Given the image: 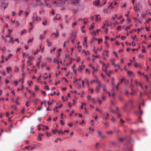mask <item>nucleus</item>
Wrapping results in <instances>:
<instances>
[{
	"mask_svg": "<svg viewBox=\"0 0 151 151\" xmlns=\"http://www.w3.org/2000/svg\"><path fill=\"white\" fill-rule=\"evenodd\" d=\"M126 4H127L126 3H125L123 5H122L121 6V7L122 8L124 7H125L126 6Z\"/></svg>",
	"mask_w": 151,
	"mask_h": 151,
	"instance_id": "obj_51",
	"label": "nucleus"
},
{
	"mask_svg": "<svg viewBox=\"0 0 151 151\" xmlns=\"http://www.w3.org/2000/svg\"><path fill=\"white\" fill-rule=\"evenodd\" d=\"M20 98L19 97H18L15 101V102L17 104V105H18L19 104V103L18 102V101L19 99Z\"/></svg>",
	"mask_w": 151,
	"mask_h": 151,
	"instance_id": "obj_8",
	"label": "nucleus"
},
{
	"mask_svg": "<svg viewBox=\"0 0 151 151\" xmlns=\"http://www.w3.org/2000/svg\"><path fill=\"white\" fill-rule=\"evenodd\" d=\"M40 52V51L38 49H37L36 50V52L34 53V55H36V54H37L38 53V52Z\"/></svg>",
	"mask_w": 151,
	"mask_h": 151,
	"instance_id": "obj_26",
	"label": "nucleus"
},
{
	"mask_svg": "<svg viewBox=\"0 0 151 151\" xmlns=\"http://www.w3.org/2000/svg\"><path fill=\"white\" fill-rule=\"evenodd\" d=\"M33 128H30V133L32 134H33L35 132L33 131Z\"/></svg>",
	"mask_w": 151,
	"mask_h": 151,
	"instance_id": "obj_14",
	"label": "nucleus"
},
{
	"mask_svg": "<svg viewBox=\"0 0 151 151\" xmlns=\"http://www.w3.org/2000/svg\"><path fill=\"white\" fill-rule=\"evenodd\" d=\"M23 13V10H20L18 13V15L19 16H21Z\"/></svg>",
	"mask_w": 151,
	"mask_h": 151,
	"instance_id": "obj_12",
	"label": "nucleus"
},
{
	"mask_svg": "<svg viewBox=\"0 0 151 151\" xmlns=\"http://www.w3.org/2000/svg\"><path fill=\"white\" fill-rule=\"evenodd\" d=\"M6 69L7 70V71L8 72H9V71H11V68L10 67H7L6 68Z\"/></svg>",
	"mask_w": 151,
	"mask_h": 151,
	"instance_id": "obj_11",
	"label": "nucleus"
},
{
	"mask_svg": "<svg viewBox=\"0 0 151 151\" xmlns=\"http://www.w3.org/2000/svg\"><path fill=\"white\" fill-rule=\"evenodd\" d=\"M133 72L132 71H127V74L129 76L131 75L132 74Z\"/></svg>",
	"mask_w": 151,
	"mask_h": 151,
	"instance_id": "obj_16",
	"label": "nucleus"
},
{
	"mask_svg": "<svg viewBox=\"0 0 151 151\" xmlns=\"http://www.w3.org/2000/svg\"><path fill=\"white\" fill-rule=\"evenodd\" d=\"M120 122L121 124L124 123V121H123L122 119H120Z\"/></svg>",
	"mask_w": 151,
	"mask_h": 151,
	"instance_id": "obj_45",
	"label": "nucleus"
},
{
	"mask_svg": "<svg viewBox=\"0 0 151 151\" xmlns=\"http://www.w3.org/2000/svg\"><path fill=\"white\" fill-rule=\"evenodd\" d=\"M78 71H80L81 72L82 71V67H81V66H80L78 67Z\"/></svg>",
	"mask_w": 151,
	"mask_h": 151,
	"instance_id": "obj_10",
	"label": "nucleus"
},
{
	"mask_svg": "<svg viewBox=\"0 0 151 151\" xmlns=\"http://www.w3.org/2000/svg\"><path fill=\"white\" fill-rule=\"evenodd\" d=\"M58 133L59 134H60L61 133L64 134V133L63 132V131L62 130H60L59 132H58Z\"/></svg>",
	"mask_w": 151,
	"mask_h": 151,
	"instance_id": "obj_29",
	"label": "nucleus"
},
{
	"mask_svg": "<svg viewBox=\"0 0 151 151\" xmlns=\"http://www.w3.org/2000/svg\"><path fill=\"white\" fill-rule=\"evenodd\" d=\"M98 43L99 44H100V42H102V39H98Z\"/></svg>",
	"mask_w": 151,
	"mask_h": 151,
	"instance_id": "obj_38",
	"label": "nucleus"
},
{
	"mask_svg": "<svg viewBox=\"0 0 151 151\" xmlns=\"http://www.w3.org/2000/svg\"><path fill=\"white\" fill-rule=\"evenodd\" d=\"M28 58L31 60H32L34 59V57L33 56H29Z\"/></svg>",
	"mask_w": 151,
	"mask_h": 151,
	"instance_id": "obj_39",
	"label": "nucleus"
},
{
	"mask_svg": "<svg viewBox=\"0 0 151 151\" xmlns=\"http://www.w3.org/2000/svg\"><path fill=\"white\" fill-rule=\"evenodd\" d=\"M2 38L4 40L5 42H7V40H6L4 38V37L3 36H2Z\"/></svg>",
	"mask_w": 151,
	"mask_h": 151,
	"instance_id": "obj_55",
	"label": "nucleus"
},
{
	"mask_svg": "<svg viewBox=\"0 0 151 151\" xmlns=\"http://www.w3.org/2000/svg\"><path fill=\"white\" fill-rule=\"evenodd\" d=\"M30 4L31 5H32L33 6H35L37 5H39V4H36L33 3H31V4Z\"/></svg>",
	"mask_w": 151,
	"mask_h": 151,
	"instance_id": "obj_25",
	"label": "nucleus"
},
{
	"mask_svg": "<svg viewBox=\"0 0 151 151\" xmlns=\"http://www.w3.org/2000/svg\"><path fill=\"white\" fill-rule=\"evenodd\" d=\"M95 16H96V21L97 22H98L99 20H100V18L99 19L98 18V17L99 16V15H96Z\"/></svg>",
	"mask_w": 151,
	"mask_h": 151,
	"instance_id": "obj_17",
	"label": "nucleus"
},
{
	"mask_svg": "<svg viewBox=\"0 0 151 151\" xmlns=\"http://www.w3.org/2000/svg\"><path fill=\"white\" fill-rule=\"evenodd\" d=\"M99 87H96V91L97 92H99Z\"/></svg>",
	"mask_w": 151,
	"mask_h": 151,
	"instance_id": "obj_42",
	"label": "nucleus"
},
{
	"mask_svg": "<svg viewBox=\"0 0 151 151\" xmlns=\"http://www.w3.org/2000/svg\"><path fill=\"white\" fill-rule=\"evenodd\" d=\"M113 53L115 55V56L116 57V58H118V56H117V54L115 52H113Z\"/></svg>",
	"mask_w": 151,
	"mask_h": 151,
	"instance_id": "obj_33",
	"label": "nucleus"
},
{
	"mask_svg": "<svg viewBox=\"0 0 151 151\" xmlns=\"http://www.w3.org/2000/svg\"><path fill=\"white\" fill-rule=\"evenodd\" d=\"M131 120V119L129 118H127L126 119V120L128 122H130Z\"/></svg>",
	"mask_w": 151,
	"mask_h": 151,
	"instance_id": "obj_36",
	"label": "nucleus"
},
{
	"mask_svg": "<svg viewBox=\"0 0 151 151\" xmlns=\"http://www.w3.org/2000/svg\"><path fill=\"white\" fill-rule=\"evenodd\" d=\"M35 90L36 91H37L39 89L37 86H35Z\"/></svg>",
	"mask_w": 151,
	"mask_h": 151,
	"instance_id": "obj_35",
	"label": "nucleus"
},
{
	"mask_svg": "<svg viewBox=\"0 0 151 151\" xmlns=\"http://www.w3.org/2000/svg\"><path fill=\"white\" fill-rule=\"evenodd\" d=\"M100 4V1L99 0L95 1L93 3V4L96 6H98Z\"/></svg>",
	"mask_w": 151,
	"mask_h": 151,
	"instance_id": "obj_4",
	"label": "nucleus"
},
{
	"mask_svg": "<svg viewBox=\"0 0 151 151\" xmlns=\"http://www.w3.org/2000/svg\"><path fill=\"white\" fill-rule=\"evenodd\" d=\"M45 89L46 90H49V87L48 86H45Z\"/></svg>",
	"mask_w": 151,
	"mask_h": 151,
	"instance_id": "obj_21",
	"label": "nucleus"
},
{
	"mask_svg": "<svg viewBox=\"0 0 151 151\" xmlns=\"http://www.w3.org/2000/svg\"><path fill=\"white\" fill-rule=\"evenodd\" d=\"M11 33L9 32L8 35H6V37H10Z\"/></svg>",
	"mask_w": 151,
	"mask_h": 151,
	"instance_id": "obj_57",
	"label": "nucleus"
},
{
	"mask_svg": "<svg viewBox=\"0 0 151 151\" xmlns=\"http://www.w3.org/2000/svg\"><path fill=\"white\" fill-rule=\"evenodd\" d=\"M68 126L70 127H72L73 126V124L71 123H69L68 124Z\"/></svg>",
	"mask_w": 151,
	"mask_h": 151,
	"instance_id": "obj_53",
	"label": "nucleus"
},
{
	"mask_svg": "<svg viewBox=\"0 0 151 151\" xmlns=\"http://www.w3.org/2000/svg\"><path fill=\"white\" fill-rule=\"evenodd\" d=\"M94 28V23H93L91 25V27L89 28V29L90 30Z\"/></svg>",
	"mask_w": 151,
	"mask_h": 151,
	"instance_id": "obj_9",
	"label": "nucleus"
},
{
	"mask_svg": "<svg viewBox=\"0 0 151 151\" xmlns=\"http://www.w3.org/2000/svg\"><path fill=\"white\" fill-rule=\"evenodd\" d=\"M33 38H32V39H31L30 40H29L28 41V42L29 43V42H32L33 41Z\"/></svg>",
	"mask_w": 151,
	"mask_h": 151,
	"instance_id": "obj_37",
	"label": "nucleus"
},
{
	"mask_svg": "<svg viewBox=\"0 0 151 151\" xmlns=\"http://www.w3.org/2000/svg\"><path fill=\"white\" fill-rule=\"evenodd\" d=\"M135 83L137 85V86L138 85L139 83H138V82L137 81V80H135Z\"/></svg>",
	"mask_w": 151,
	"mask_h": 151,
	"instance_id": "obj_61",
	"label": "nucleus"
},
{
	"mask_svg": "<svg viewBox=\"0 0 151 151\" xmlns=\"http://www.w3.org/2000/svg\"><path fill=\"white\" fill-rule=\"evenodd\" d=\"M11 108L12 109H13L14 110H16V109H17V108L15 105L12 106Z\"/></svg>",
	"mask_w": 151,
	"mask_h": 151,
	"instance_id": "obj_18",
	"label": "nucleus"
},
{
	"mask_svg": "<svg viewBox=\"0 0 151 151\" xmlns=\"http://www.w3.org/2000/svg\"><path fill=\"white\" fill-rule=\"evenodd\" d=\"M125 80V78H122V80L120 81V83H122L123 81Z\"/></svg>",
	"mask_w": 151,
	"mask_h": 151,
	"instance_id": "obj_62",
	"label": "nucleus"
},
{
	"mask_svg": "<svg viewBox=\"0 0 151 151\" xmlns=\"http://www.w3.org/2000/svg\"><path fill=\"white\" fill-rule=\"evenodd\" d=\"M138 85H139L142 88H143V87H142V84L140 82H139V84Z\"/></svg>",
	"mask_w": 151,
	"mask_h": 151,
	"instance_id": "obj_58",
	"label": "nucleus"
},
{
	"mask_svg": "<svg viewBox=\"0 0 151 151\" xmlns=\"http://www.w3.org/2000/svg\"><path fill=\"white\" fill-rule=\"evenodd\" d=\"M129 102L131 104H132L133 102V101L132 100H129Z\"/></svg>",
	"mask_w": 151,
	"mask_h": 151,
	"instance_id": "obj_59",
	"label": "nucleus"
},
{
	"mask_svg": "<svg viewBox=\"0 0 151 151\" xmlns=\"http://www.w3.org/2000/svg\"><path fill=\"white\" fill-rule=\"evenodd\" d=\"M46 64V63H43L42 65V68L43 66H45Z\"/></svg>",
	"mask_w": 151,
	"mask_h": 151,
	"instance_id": "obj_54",
	"label": "nucleus"
},
{
	"mask_svg": "<svg viewBox=\"0 0 151 151\" xmlns=\"http://www.w3.org/2000/svg\"><path fill=\"white\" fill-rule=\"evenodd\" d=\"M124 140V139L121 138H119V140L120 142H122Z\"/></svg>",
	"mask_w": 151,
	"mask_h": 151,
	"instance_id": "obj_43",
	"label": "nucleus"
},
{
	"mask_svg": "<svg viewBox=\"0 0 151 151\" xmlns=\"http://www.w3.org/2000/svg\"><path fill=\"white\" fill-rule=\"evenodd\" d=\"M116 29L117 30H121V27L120 26H119L117 27Z\"/></svg>",
	"mask_w": 151,
	"mask_h": 151,
	"instance_id": "obj_31",
	"label": "nucleus"
},
{
	"mask_svg": "<svg viewBox=\"0 0 151 151\" xmlns=\"http://www.w3.org/2000/svg\"><path fill=\"white\" fill-rule=\"evenodd\" d=\"M103 124L106 127H108L109 125V123L107 121H105Z\"/></svg>",
	"mask_w": 151,
	"mask_h": 151,
	"instance_id": "obj_6",
	"label": "nucleus"
},
{
	"mask_svg": "<svg viewBox=\"0 0 151 151\" xmlns=\"http://www.w3.org/2000/svg\"><path fill=\"white\" fill-rule=\"evenodd\" d=\"M87 99H88V100L89 101L91 99V96L89 95H88L87 96Z\"/></svg>",
	"mask_w": 151,
	"mask_h": 151,
	"instance_id": "obj_46",
	"label": "nucleus"
},
{
	"mask_svg": "<svg viewBox=\"0 0 151 151\" xmlns=\"http://www.w3.org/2000/svg\"><path fill=\"white\" fill-rule=\"evenodd\" d=\"M84 42L86 43V47H87V43H86L87 37H84Z\"/></svg>",
	"mask_w": 151,
	"mask_h": 151,
	"instance_id": "obj_34",
	"label": "nucleus"
},
{
	"mask_svg": "<svg viewBox=\"0 0 151 151\" xmlns=\"http://www.w3.org/2000/svg\"><path fill=\"white\" fill-rule=\"evenodd\" d=\"M60 123L62 125H64L65 124V123L64 122H63V121L62 120H61L60 121Z\"/></svg>",
	"mask_w": 151,
	"mask_h": 151,
	"instance_id": "obj_60",
	"label": "nucleus"
},
{
	"mask_svg": "<svg viewBox=\"0 0 151 151\" xmlns=\"http://www.w3.org/2000/svg\"><path fill=\"white\" fill-rule=\"evenodd\" d=\"M57 130L55 129H52V132L53 134H55L57 132Z\"/></svg>",
	"mask_w": 151,
	"mask_h": 151,
	"instance_id": "obj_13",
	"label": "nucleus"
},
{
	"mask_svg": "<svg viewBox=\"0 0 151 151\" xmlns=\"http://www.w3.org/2000/svg\"><path fill=\"white\" fill-rule=\"evenodd\" d=\"M98 132L99 133V136L101 137L102 138H106V136L104 135H102L101 132H100L99 131H98Z\"/></svg>",
	"mask_w": 151,
	"mask_h": 151,
	"instance_id": "obj_2",
	"label": "nucleus"
},
{
	"mask_svg": "<svg viewBox=\"0 0 151 151\" xmlns=\"http://www.w3.org/2000/svg\"><path fill=\"white\" fill-rule=\"evenodd\" d=\"M132 45L133 46H135L136 45V44L134 43L133 41L132 42Z\"/></svg>",
	"mask_w": 151,
	"mask_h": 151,
	"instance_id": "obj_64",
	"label": "nucleus"
},
{
	"mask_svg": "<svg viewBox=\"0 0 151 151\" xmlns=\"http://www.w3.org/2000/svg\"><path fill=\"white\" fill-rule=\"evenodd\" d=\"M103 90L104 91H105L106 90V86L105 84H104L103 85Z\"/></svg>",
	"mask_w": 151,
	"mask_h": 151,
	"instance_id": "obj_19",
	"label": "nucleus"
},
{
	"mask_svg": "<svg viewBox=\"0 0 151 151\" xmlns=\"http://www.w3.org/2000/svg\"><path fill=\"white\" fill-rule=\"evenodd\" d=\"M130 27V26H127L126 27V28H125V30H126L127 31V32H128V31H127V29H129Z\"/></svg>",
	"mask_w": 151,
	"mask_h": 151,
	"instance_id": "obj_48",
	"label": "nucleus"
},
{
	"mask_svg": "<svg viewBox=\"0 0 151 151\" xmlns=\"http://www.w3.org/2000/svg\"><path fill=\"white\" fill-rule=\"evenodd\" d=\"M51 120V118L50 116H49L48 119L47 120L48 121H50Z\"/></svg>",
	"mask_w": 151,
	"mask_h": 151,
	"instance_id": "obj_63",
	"label": "nucleus"
},
{
	"mask_svg": "<svg viewBox=\"0 0 151 151\" xmlns=\"http://www.w3.org/2000/svg\"><path fill=\"white\" fill-rule=\"evenodd\" d=\"M53 35H55V36L56 37H58L59 36V34L58 33V31L57 29L56 30V33H52L51 34V36H52Z\"/></svg>",
	"mask_w": 151,
	"mask_h": 151,
	"instance_id": "obj_3",
	"label": "nucleus"
},
{
	"mask_svg": "<svg viewBox=\"0 0 151 151\" xmlns=\"http://www.w3.org/2000/svg\"><path fill=\"white\" fill-rule=\"evenodd\" d=\"M96 83H98L99 87L100 88L102 84L99 81H98L97 80L96 81Z\"/></svg>",
	"mask_w": 151,
	"mask_h": 151,
	"instance_id": "obj_7",
	"label": "nucleus"
},
{
	"mask_svg": "<svg viewBox=\"0 0 151 151\" xmlns=\"http://www.w3.org/2000/svg\"><path fill=\"white\" fill-rule=\"evenodd\" d=\"M29 148H30L29 146H26L25 147L24 149H26V150H30Z\"/></svg>",
	"mask_w": 151,
	"mask_h": 151,
	"instance_id": "obj_40",
	"label": "nucleus"
},
{
	"mask_svg": "<svg viewBox=\"0 0 151 151\" xmlns=\"http://www.w3.org/2000/svg\"><path fill=\"white\" fill-rule=\"evenodd\" d=\"M47 20H45V22H42V24L44 25H46L47 24Z\"/></svg>",
	"mask_w": 151,
	"mask_h": 151,
	"instance_id": "obj_23",
	"label": "nucleus"
},
{
	"mask_svg": "<svg viewBox=\"0 0 151 151\" xmlns=\"http://www.w3.org/2000/svg\"><path fill=\"white\" fill-rule=\"evenodd\" d=\"M48 46L49 47H50L51 46V43L50 42H48Z\"/></svg>",
	"mask_w": 151,
	"mask_h": 151,
	"instance_id": "obj_44",
	"label": "nucleus"
},
{
	"mask_svg": "<svg viewBox=\"0 0 151 151\" xmlns=\"http://www.w3.org/2000/svg\"><path fill=\"white\" fill-rule=\"evenodd\" d=\"M2 74L3 76H5L6 75L5 71H3L1 73Z\"/></svg>",
	"mask_w": 151,
	"mask_h": 151,
	"instance_id": "obj_41",
	"label": "nucleus"
},
{
	"mask_svg": "<svg viewBox=\"0 0 151 151\" xmlns=\"http://www.w3.org/2000/svg\"><path fill=\"white\" fill-rule=\"evenodd\" d=\"M95 49H96V47H95V46H94L93 51L96 54H97V51Z\"/></svg>",
	"mask_w": 151,
	"mask_h": 151,
	"instance_id": "obj_28",
	"label": "nucleus"
},
{
	"mask_svg": "<svg viewBox=\"0 0 151 151\" xmlns=\"http://www.w3.org/2000/svg\"><path fill=\"white\" fill-rule=\"evenodd\" d=\"M40 38L41 40H43L44 39V38L43 37H42V35H40Z\"/></svg>",
	"mask_w": 151,
	"mask_h": 151,
	"instance_id": "obj_50",
	"label": "nucleus"
},
{
	"mask_svg": "<svg viewBox=\"0 0 151 151\" xmlns=\"http://www.w3.org/2000/svg\"><path fill=\"white\" fill-rule=\"evenodd\" d=\"M77 85L78 86V88H81V84L80 83H78L77 84Z\"/></svg>",
	"mask_w": 151,
	"mask_h": 151,
	"instance_id": "obj_24",
	"label": "nucleus"
},
{
	"mask_svg": "<svg viewBox=\"0 0 151 151\" xmlns=\"http://www.w3.org/2000/svg\"><path fill=\"white\" fill-rule=\"evenodd\" d=\"M41 91H42V94H44L45 96H46V94L45 91L42 90Z\"/></svg>",
	"mask_w": 151,
	"mask_h": 151,
	"instance_id": "obj_30",
	"label": "nucleus"
},
{
	"mask_svg": "<svg viewBox=\"0 0 151 151\" xmlns=\"http://www.w3.org/2000/svg\"><path fill=\"white\" fill-rule=\"evenodd\" d=\"M126 37L125 36H122L121 37V39L122 40H124L125 38Z\"/></svg>",
	"mask_w": 151,
	"mask_h": 151,
	"instance_id": "obj_56",
	"label": "nucleus"
},
{
	"mask_svg": "<svg viewBox=\"0 0 151 151\" xmlns=\"http://www.w3.org/2000/svg\"><path fill=\"white\" fill-rule=\"evenodd\" d=\"M106 133L108 134H112L113 133V132L111 131H110L106 132Z\"/></svg>",
	"mask_w": 151,
	"mask_h": 151,
	"instance_id": "obj_47",
	"label": "nucleus"
},
{
	"mask_svg": "<svg viewBox=\"0 0 151 151\" xmlns=\"http://www.w3.org/2000/svg\"><path fill=\"white\" fill-rule=\"evenodd\" d=\"M12 55V54H9L8 55V56L6 57L5 58V59L6 60V61H7L11 57Z\"/></svg>",
	"mask_w": 151,
	"mask_h": 151,
	"instance_id": "obj_5",
	"label": "nucleus"
},
{
	"mask_svg": "<svg viewBox=\"0 0 151 151\" xmlns=\"http://www.w3.org/2000/svg\"><path fill=\"white\" fill-rule=\"evenodd\" d=\"M9 43H10L12 42V43H13L14 41L13 40V38L12 37H11L10 38V40L8 41Z\"/></svg>",
	"mask_w": 151,
	"mask_h": 151,
	"instance_id": "obj_15",
	"label": "nucleus"
},
{
	"mask_svg": "<svg viewBox=\"0 0 151 151\" xmlns=\"http://www.w3.org/2000/svg\"><path fill=\"white\" fill-rule=\"evenodd\" d=\"M110 111L112 113H115V111L113 109H110Z\"/></svg>",
	"mask_w": 151,
	"mask_h": 151,
	"instance_id": "obj_49",
	"label": "nucleus"
},
{
	"mask_svg": "<svg viewBox=\"0 0 151 151\" xmlns=\"http://www.w3.org/2000/svg\"><path fill=\"white\" fill-rule=\"evenodd\" d=\"M137 38V36L136 35H135L134 37L132 36V39L133 40H134L135 39H136Z\"/></svg>",
	"mask_w": 151,
	"mask_h": 151,
	"instance_id": "obj_32",
	"label": "nucleus"
},
{
	"mask_svg": "<svg viewBox=\"0 0 151 151\" xmlns=\"http://www.w3.org/2000/svg\"><path fill=\"white\" fill-rule=\"evenodd\" d=\"M99 145V143L98 142H97L96 143V145L95 146V147L96 148H98V145Z\"/></svg>",
	"mask_w": 151,
	"mask_h": 151,
	"instance_id": "obj_52",
	"label": "nucleus"
},
{
	"mask_svg": "<svg viewBox=\"0 0 151 151\" xmlns=\"http://www.w3.org/2000/svg\"><path fill=\"white\" fill-rule=\"evenodd\" d=\"M26 31L25 29H23L21 32V35H22L23 33H26Z\"/></svg>",
	"mask_w": 151,
	"mask_h": 151,
	"instance_id": "obj_22",
	"label": "nucleus"
},
{
	"mask_svg": "<svg viewBox=\"0 0 151 151\" xmlns=\"http://www.w3.org/2000/svg\"><path fill=\"white\" fill-rule=\"evenodd\" d=\"M133 9L135 11H137L139 9L138 8L137 6H134V7Z\"/></svg>",
	"mask_w": 151,
	"mask_h": 151,
	"instance_id": "obj_20",
	"label": "nucleus"
},
{
	"mask_svg": "<svg viewBox=\"0 0 151 151\" xmlns=\"http://www.w3.org/2000/svg\"><path fill=\"white\" fill-rule=\"evenodd\" d=\"M139 113L140 114V116H139L138 117V119H137V121L138 122H141V123L142 122V119H141V116H142L143 112L140 109V106H139Z\"/></svg>",
	"mask_w": 151,
	"mask_h": 151,
	"instance_id": "obj_1",
	"label": "nucleus"
},
{
	"mask_svg": "<svg viewBox=\"0 0 151 151\" xmlns=\"http://www.w3.org/2000/svg\"><path fill=\"white\" fill-rule=\"evenodd\" d=\"M85 53L86 55H87L89 54V52L88 51H87L86 52L85 51Z\"/></svg>",
	"mask_w": 151,
	"mask_h": 151,
	"instance_id": "obj_27",
	"label": "nucleus"
}]
</instances>
